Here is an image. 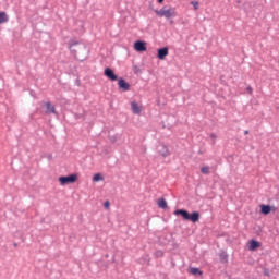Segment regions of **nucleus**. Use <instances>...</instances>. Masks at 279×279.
<instances>
[{
	"label": "nucleus",
	"mask_w": 279,
	"mask_h": 279,
	"mask_svg": "<svg viewBox=\"0 0 279 279\" xmlns=\"http://www.w3.org/2000/svg\"><path fill=\"white\" fill-rule=\"evenodd\" d=\"M174 215H181L185 221H192V223H197L199 221V213L193 211L190 214L186 209H177Z\"/></svg>",
	"instance_id": "nucleus-1"
},
{
	"label": "nucleus",
	"mask_w": 279,
	"mask_h": 279,
	"mask_svg": "<svg viewBox=\"0 0 279 279\" xmlns=\"http://www.w3.org/2000/svg\"><path fill=\"white\" fill-rule=\"evenodd\" d=\"M155 14H157L160 19H175L178 16V12H175L174 8L163 7L160 10H155Z\"/></svg>",
	"instance_id": "nucleus-2"
},
{
	"label": "nucleus",
	"mask_w": 279,
	"mask_h": 279,
	"mask_svg": "<svg viewBox=\"0 0 279 279\" xmlns=\"http://www.w3.org/2000/svg\"><path fill=\"white\" fill-rule=\"evenodd\" d=\"M59 182L61 186H64L66 184H75L77 182V174H70L66 177H60Z\"/></svg>",
	"instance_id": "nucleus-3"
},
{
	"label": "nucleus",
	"mask_w": 279,
	"mask_h": 279,
	"mask_svg": "<svg viewBox=\"0 0 279 279\" xmlns=\"http://www.w3.org/2000/svg\"><path fill=\"white\" fill-rule=\"evenodd\" d=\"M105 77H108L111 82H117L119 80V76L114 73L113 69L106 68L104 71Z\"/></svg>",
	"instance_id": "nucleus-4"
},
{
	"label": "nucleus",
	"mask_w": 279,
	"mask_h": 279,
	"mask_svg": "<svg viewBox=\"0 0 279 279\" xmlns=\"http://www.w3.org/2000/svg\"><path fill=\"white\" fill-rule=\"evenodd\" d=\"M118 88L119 90H121L122 93H128V90H130V83H128L125 81V78L120 77L118 80Z\"/></svg>",
	"instance_id": "nucleus-5"
},
{
	"label": "nucleus",
	"mask_w": 279,
	"mask_h": 279,
	"mask_svg": "<svg viewBox=\"0 0 279 279\" xmlns=\"http://www.w3.org/2000/svg\"><path fill=\"white\" fill-rule=\"evenodd\" d=\"M44 106L46 108L45 114H56V117H58V111H56V106H53L51 101L44 102Z\"/></svg>",
	"instance_id": "nucleus-6"
},
{
	"label": "nucleus",
	"mask_w": 279,
	"mask_h": 279,
	"mask_svg": "<svg viewBox=\"0 0 279 279\" xmlns=\"http://www.w3.org/2000/svg\"><path fill=\"white\" fill-rule=\"evenodd\" d=\"M134 49L135 51H147V43L143 41V40H137L134 43Z\"/></svg>",
	"instance_id": "nucleus-7"
},
{
	"label": "nucleus",
	"mask_w": 279,
	"mask_h": 279,
	"mask_svg": "<svg viewBox=\"0 0 279 279\" xmlns=\"http://www.w3.org/2000/svg\"><path fill=\"white\" fill-rule=\"evenodd\" d=\"M259 208H260L262 215H269V213H271V210L274 213L276 211V207L275 206H270V205L262 204V205H259Z\"/></svg>",
	"instance_id": "nucleus-8"
},
{
	"label": "nucleus",
	"mask_w": 279,
	"mask_h": 279,
	"mask_svg": "<svg viewBox=\"0 0 279 279\" xmlns=\"http://www.w3.org/2000/svg\"><path fill=\"white\" fill-rule=\"evenodd\" d=\"M167 56H169V48L168 47L159 48L157 50V58L159 60H165V58H167Z\"/></svg>",
	"instance_id": "nucleus-9"
},
{
	"label": "nucleus",
	"mask_w": 279,
	"mask_h": 279,
	"mask_svg": "<svg viewBox=\"0 0 279 279\" xmlns=\"http://www.w3.org/2000/svg\"><path fill=\"white\" fill-rule=\"evenodd\" d=\"M160 156L162 158H167L168 156H171V151H169V147H167L165 144H161V149L159 150Z\"/></svg>",
	"instance_id": "nucleus-10"
},
{
	"label": "nucleus",
	"mask_w": 279,
	"mask_h": 279,
	"mask_svg": "<svg viewBox=\"0 0 279 279\" xmlns=\"http://www.w3.org/2000/svg\"><path fill=\"white\" fill-rule=\"evenodd\" d=\"M258 247H260V242H258L256 240H251L250 241L248 250L251 252H254V250H258Z\"/></svg>",
	"instance_id": "nucleus-11"
},
{
	"label": "nucleus",
	"mask_w": 279,
	"mask_h": 279,
	"mask_svg": "<svg viewBox=\"0 0 279 279\" xmlns=\"http://www.w3.org/2000/svg\"><path fill=\"white\" fill-rule=\"evenodd\" d=\"M131 109L133 114H141V107L138 106V102L136 101L131 102Z\"/></svg>",
	"instance_id": "nucleus-12"
},
{
	"label": "nucleus",
	"mask_w": 279,
	"mask_h": 279,
	"mask_svg": "<svg viewBox=\"0 0 279 279\" xmlns=\"http://www.w3.org/2000/svg\"><path fill=\"white\" fill-rule=\"evenodd\" d=\"M190 274H192V276H203L204 272L199 270V268L193 267L190 268Z\"/></svg>",
	"instance_id": "nucleus-13"
},
{
	"label": "nucleus",
	"mask_w": 279,
	"mask_h": 279,
	"mask_svg": "<svg viewBox=\"0 0 279 279\" xmlns=\"http://www.w3.org/2000/svg\"><path fill=\"white\" fill-rule=\"evenodd\" d=\"M10 19L8 17V14L5 12H0V25L3 23H8Z\"/></svg>",
	"instance_id": "nucleus-14"
},
{
	"label": "nucleus",
	"mask_w": 279,
	"mask_h": 279,
	"mask_svg": "<svg viewBox=\"0 0 279 279\" xmlns=\"http://www.w3.org/2000/svg\"><path fill=\"white\" fill-rule=\"evenodd\" d=\"M158 207H159V208H162L163 210L167 209V208H168L167 199L160 198V199L158 201Z\"/></svg>",
	"instance_id": "nucleus-15"
},
{
	"label": "nucleus",
	"mask_w": 279,
	"mask_h": 279,
	"mask_svg": "<svg viewBox=\"0 0 279 279\" xmlns=\"http://www.w3.org/2000/svg\"><path fill=\"white\" fill-rule=\"evenodd\" d=\"M201 173H203V175H208L210 173V167L209 166L202 167Z\"/></svg>",
	"instance_id": "nucleus-16"
},
{
	"label": "nucleus",
	"mask_w": 279,
	"mask_h": 279,
	"mask_svg": "<svg viewBox=\"0 0 279 279\" xmlns=\"http://www.w3.org/2000/svg\"><path fill=\"white\" fill-rule=\"evenodd\" d=\"M101 180H104V177L101 175V173H96L93 177V182H101Z\"/></svg>",
	"instance_id": "nucleus-17"
},
{
	"label": "nucleus",
	"mask_w": 279,
	"mask_h": 279,
	"mask_svg": "<svg viewBox=\"0 0 279 279\" xmlns=\"http://www.w3.org/2000/svg\"><path fill=\"white\" fill-rule=\"evenodd\" d=\"M155 258H162L165 256V252L158 250L154 253Z\"/></svg>",
	"instance_id": "nucleus-18"
},
{
	"label": "nucleus",
	"mask_w": 279,
	"mask_h": 279,
	"mask_svg": "<svg viewBox=\"0 0 279 279\" xmlns=\"http://www.w3.org/2000/svg\"><path fill=\"white\" fill-rule=\"evenodd\" d=\"M109 141L110 143H117V141H119V137H117V135H109Z\"/></svg>",
	"instance_id": "nucleus-19"
},
{
	"label": "nucleus",
	"mask_w": 279,
	"mask_h": 279,
	"mask_svg": "<svg viewBox=\"0 0 279 279\" xmlns=\"http://www.w3.org/2000/svg\"><path fill=\"white\" fill-rule=\"evenodd\" d=\"M220 260H226V262H228V255H220Z\"/></svg>",
	"instance_id": "nucleus-20"
},
{
	"label": "nucleus",
	"mask_w": 279,
	"mask_h": 279,
	"mask_svg": "<svg viewBox=\"0 0 279 279\" xmlns=\"http://www.w3.org/2000/svg\"><path fill=\"white\" fill-rule=\"evenodd\" d=\"M210 138H213V141H217V134L211 133V134H210Z\"/></svg>",
	"instance_id": "nucleus-21"
},
{
	"label": "nucleus",
	"mask_w": 279,
	"mask_h": 279,
	"mask_svg": "<svg viewBox=\"0 0 279 279\" xmlns=\"http://www.w3.org/2000/svg\"><path fill=\"white\" fill-rule=\"evenodd\" d=\"M104 206L105 208H110V202L109 201L105 202Z\"/></svg>",
	"instance_id": "nucleus-22"
},
{
	"label": "nucleus",
	"mask_w": 279,
	"mask_h": 279,
	"mask_svg": "<svg viewBox=\"0 0 279 279\" xmlns=\"http://www.w3.org/2000/svg\"><path fill=\"white\" fill-rule=\"evenodd\" d=\"M192 4H194V10H197L199 3H197V2H192Z\"/></svg>",
	"instance_id": "nucleus-23"
},
{
	"label": "nucleus",
	"mask_w": 279,
	"mask_h": 279,
	"mask_svg": "<svg viewBox=\"0 0 279 279\" xmlns=\"http://www.w3.org/2000/svg\"><path fill=\"white\" fill-rule=\"evenodd\" d=\"M74 45H80V43L78 41L71 43L70 44V49H71V47H74Z\"/></svg>",
	"instance_id": "nucleus-24"
},
{
	"label": "nucleus",
	"mask_w": 279,
	"mask_h": 279,
	"mask_svg": "<svg viewBox=\"0 0 279 279\" xmlns=\"http://www.w3.org/2000/svg\"><path fill=\"white\" fill-rule=\"evenodd\" d=\"M247 93L252 94V86L246 87Z\"/></svg>",
	"instance_id": "nucleus-25"
},
{
	"label": "nucleus",
	"mask_w": 279,
	"mask_h": 279,
	"mask_svg": "<svg viewBox=\"0 0 279 279\" xmlns=\"http://www.w3.org/2000/svg\"><path fill=\"white\" fill-rule=\"evenodd\" d=\"M264 276H269V270H264Z\"/></svg>",
	"instance_id": "nucleus-26"
},
{
	"label": "nucleus",
	"mask_w": 279,
	"mask_h": 279,
	"mask_svg": "<svg viewBox=\"0 0 279 279\" xmlns=\"http://www.w3.org/2000/svg\"><path fill=\"white\" fill-rule=\"evenodd\" d=\"M244 134H245V135L250 134V131H248V130H245V131H244Z\"/></svg>",
	"instance_id": "nucleus-27"
},
{
	"label": "nucleus",
	"mask_w": 279,
	"mask_h": 279,
	"mask_svg": "<svg viewBox=\"0 0 279 279\" xmlns=\"http://www.w3.org/2000/svg\"><path fill=\"white\" fill-rule=\"evenodd\" d=\"M13 247H19V244L17 243H13Z\"/></svg>",
	"instance_id": "nucleus-28"
},
{
	"label": "nucleus",
	"mask_w": 279,
	"mask_h": 279,
	"mask_svg": "<svg viewBox=\"0 0 279 279\" xmlns=\"http://www.w3.org/2000/svg\"><path fill=\"white\" fill-rule=\"evenodd\" d=\"M158 1V3H162L165 0H157Z\"/></svg>",
	"instance_id": "nucleus-29"
}]
</instances>
